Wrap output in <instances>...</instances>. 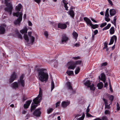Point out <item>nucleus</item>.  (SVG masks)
I'll list each match as a JSON object with an SVG mask.
<instances>
[{
	"mask_svg": "<svg viewBox=\"0 0 120 120\" xmlns=\"http://www.w3.org/2000/svg\"><path fill=\"white\" fill-rule=\"evenodd\" d=\"M39 79L42 82L46 81L48 79V75L45 69H41L38 70Z\"/></svg>",
	"mask_w": 120,
	"mask_h": 120,
	"instance_id": "obj_1",
	"label": "nucleus"
},
{
	"mask_svg": "<svg viewBox=\"0 0 120 120\" xmlns=\"http://www.w3.org/2000/svg\"><path fill=\"white\" fill-rule=\"evenodd\" d=\"M24 75L22 74L20 76L19 80H18V83L16 82H14L11 85V87L13 88L16 89L18 88L19 86H22L24 87L25 86L24 80H23Z\"/></svg>",
	"mask_w": 120,
	"mask_h": 120,
	"instance_id": "obj_2",
	"label": "nucleus"
},
{
	"mask_svg": "<svg viewBox=\"0 0 120 120\" xmlns=\"http://www.w3.org/2000/svg\"><path fill=\"white\" fill-rule=\"evenodd\" d=\"M22 14L21 12L17 11L16 13H13V15L14 16H16L17 17L19 16V18L14 21V23L15 25H20V22L22 20Z\"/></svg>",
	"mask_w": 120,
	"mask_h": 120,
	"instance_id": "obj_3",
	"label": "nucleus"
},
{
	"mask_svg": "<svg viewBox=\"0 0 120 120\" xmlns=\"http://www.w3.org/2000/svg\"><path fill=\"white\" fill-rule=\"evenodd\" d=\"M10 0H5V3L7 7L5 9V11H7L9 13L10 15H11L12 13V10L13 8L12 4L11 3H8Z\"/></svg>",
	"mask_w": 120,
	"mask_h": 120,
	"instance_id": "obj_4",
	"label": "nucleus"
},
{
	"mask_svg": "<svg viewBox=\"0 0 120 120\" xmlns=\"http://www.w3.org/2000/svg\"><path fill=\"white\" fill-rule=\"evenodd\" d=\"M42 95V92L40 88L39 93L38 96L34 99L33 101L34 104H37L39 103L41 100V97Z\"/></svg>",
	"mask_w": 120,
	"mask_h": 120,
	"instance_id": "obj_5",
	"label": "nucleus"
},
{
	"mask_svg": "<svg viewBox=\"0 0 120 120\" xmlns=\"http://www.w3.org/2000/svg\"><path fill=\"white\" fill-rule=\"evenodd\" d=\"M24 38L29 44L30 43L33 44L35 38L34 37L31 36L29 37V39L27 35L26 34L24 35Z\"/></svg>",
	"mask_w": 120,
	"mask_h": 120,
	"instance_id": "obj_6",
	"label": "nucleus"
},
{
	"mask_svg": "<svg viewBox=\"0 0 120 120\" xmlns=\"http://www.w3.org/2000/svg\"><path fill=\"white\" fill-rule=\"evenodd\" d=\"M81 61L79 60L75 62V63H73L72 62H69L68 63L71 64L68 67V68L71 69H74L76 67V65L81 64Z\"/></svg>",
	"mask_w": 120,
	"mask_h": 120,
	"instance_id": "obj_7",
	"label": "nucleus"
},
{
	"mask_svg": "<svg viewBox=\"0 0 120 120\" xmlns=\"http://www.w3.org/2000/svg\"><path fill=\"white\" fill-rule=\"evenodd\" d=\"M84 85L86 86H87L88 87L90 88V89L91 90H94L95 88L94 86V85L93 84L90 85L91 83L90 82V81L89 80L87 81L86 82L84 83Z\"/></svg>",
	"mask_w": 120,
	"mask_h": 120,
	"instance_id": "obj_8",
	"label": "nucleus"
},
{
	"mask_svg": "<svg viewBox=\"0 0 120 120\" xmlns=\"http://www.w3.org/2000/svg\"><path fill=\"white\" fill-rule=\"evenodd\" d=\"M40 109H41L39 108L36 109L33 113L34 115L37 117L40 116L41 113L40 111Z\"/></svg>",
	"mask_w": 120,
	"mask_h": 120,
	"instance_id": "obj_9",
	"label": "nucleus"
},
{
	"mask_svg": "<svg viewBox=\"0 0 120 120\" xmlns=\"http://www.w3.org/2000/svg\"><path fill=\"white\" fill-rule=\"evenodd\" d=\"M68 38L66 34H63L62 35V37L61 43L63 44L64 43L66 42L68 40Z\"/></svg>",
	"mask_w": 120,
	"mask_h": 120,
	"instance_id": "obj_10",
	"label": "nucleus"
},
{
	"mask_svg": "<svg viewBox=\"0 0 120 120\" xmlns=\"http://www.w3.org/2000/svg\"><path fill=\"white\" fill-rule=\"evenodd\" d=\"M69 25V23L68 22H66V24L59 23L58 24V27L61 29H64L67 27L66 25Z\"/></svg>",
	"mask_w": 120,
	"mask_h": 120,
	"instance_id": "obj_11",
	"label": "nucleus"
},
{
	"mask_svg": "<svg viewBox=\"0 0 120 120\" xmlns=\"http://www.w3.org/2000/svg\"><path fill=\"white\" fill-rule=\"evenodd\" d=\"M16 77V75L15 73L14 72L11 75L9 79V82L11 83L13 82Z\"/></svg>",
	"mask_w": 120,
	"mask_h": 120,
	"instance_id": "obj_12",
	"label": "nucleus"
},
{
	"mask_svg": "<svg viewBox=\"0 0 120 120\" xmlns=\"http://www.w3.org/2000/svg\"><path fill=\"white\" fill-rule=\"evenodd\" d=\"M6 27V25L3 24L1 25L0 26V34H3L5 31V28Z\"/></svg>",
	"mask_w": 120,
	"mask_h": 120,
	"instance_id": "obj_13",
	"label": "nucleus"
},
{
	"mask_svg": "<svg viewBox=\"0 0 120 120\" xmlns=\"http://www.w3.org/2000/svg\"><path fill=\"white\" fill-rule=\"evenodd\" d=\"M62 3L64 5L65 10H68V6L69 5L68 2L66 0H62Z\"/></svg>",
	"mask_w": 120,
	"mask_h": 120,
	"instance_id": "obj_14",
	"label": "nucleus"
},
{
	"mask_svg": "<svg viewBox=\"0 0 120 120\" xmlns=\"http://www.w3.org/2000/svg\"><path fill=\"white\" fill-rule=\"evenodd\" d=\"M84 20L85 21L87 25L90 26L92 22L90 20L86 17H85L83 18Z\"/></svg>",
	"mask_w": 120,
	"mask_h": 120,
	"instance_id": "obj_15",
	"label": "nucleus"
},
{
	"mask_svg": "<svg viewBox=\"0 0 120 120\" xmlns=\"http://www.w3.org/2000/svg\"><path fill=\"white\" fill-rule=\"evenodd\" d=\"M99 77L100 79L102 81L104 82L105 81V75L104 73H101V75L99 76Z\"/></svg>",
	"mask_w": 120,
	"mask_h": 120,
	"instance_id": "obj_16",
	"label": "nucleus"
},
{
	"mask_svg": "<svg viewBox=\"0 0 120 120\" xmlns=\"http://www.w3.org/2000/svg\"><path fill=\"white\" fill-rule=\"evenodd\" d=\"M117 40V37L115 35H113V36L112 37L110 41V43L109 44V45L112 44L113 43L114 40L115 41V43L116 41Z\"/></svg>",
	"mask_w": 120,
	"mask_h": 120,
	"instance_id": "obj_17",
	"label": "nucleus"
},
{
	"mask_svg": "<svg viewBox=\"0 0 120 120\" xmlns=\"http://www.w3.org/2000/svg\"><path fill=\"white\" fill-rule=\"evenodd\" d=\"M72 34L73 38H74L76 41L78 35V34L75 31H74Z\"/></svg>",
	"mask_w": 120,
	"mask_h": 120,
	"instance_id": "obj_18",
	"label": "nucleus"
},
{
	"mask_svg": "<svg viewBox=\"0 0 120 120\" xmlns=\"http://www.w3.org/2000/svg\"><path fill=\"white\" fill-rule=\"evenodd\" d=\"M109 13L110 15L112 16L115 15L116 14V11L114 9H111L109 10Z\"/></svg>",
	"mask_w": 120,
	"mask_h": 120,
	"instance_id": "obj_19",
	"label": "nucleus"
},
{
	"mask_svg": "<svg viewBox=\"0 0 120 120\" xmlns=\"http://www.w3.org/2000/svg\"><path fill=\"white\" fill-rule=\"evenodd\" d=\"M66 86L68 89L70 90L72 89V86H71V83L70 82H68L66 83Z\"/></svg>",
	"mask_w": 120,
	"mask_h": 120,
	"instance_id": "obj_20",
	"label": "nucleus"
},
{
	"mask_svg": "<svg viewBox=\"0 0 120 120\" xmlns=\"http://www.w3.org/2000/svg\"><path fill=\"white\" fill-rule=\"evenodd\" d=\"M22 7V5L21 4H19L16 7L15 9L16 11H19L21 8Z\"/></svg>",
	"mask_w": 120,
	"mask_h": 120,
	"instance_id": "obj_21",
	"label": "nucleus"
},
{
	"mask_svg": "<svg viewBox=\"0 0 120 120\" xmlns=\"http://www.w3.org/2000/svg\"><path fill=\"white\" fill-rule=\"evenodd\" d=\"M69 14L72 18H73L75 15L74 11L71 10H70L69 11Z\"/></svg>",
	"mask_w": 120,
	"mask_h": 120,
	"instance_id": "obj_22",
	"label": "nucleus"
},
{
	"mask_svg": "<svg viewBox=\"0 0 120 120\" xmlns=\"http://www.w3.org/2000/svg\"><path fill=\"white\" fill-rule=\"evenodd\" d=\"M70 101H63L61 105H68L70 104Z\"/></svg>",
	"mask_w": 120,
	"mask_h": 120,
	"instance_id": "obj_23",
	"label": "nucleus"
},
{
	"mask_svg": "<svg viewBox=\"0 0 120 120\" xmlns=\"http://www.w3.org/2000/svg\"><path fill=\"white\" fill-rule=\"evenodd\" d=\"M97 86L99 89H101L103 86V84L101 82H99L97 85Z\"/></svg>",
	"mask_w": 120,
	"mask_h": 120,
	"instance_id": "obj_24",
	"label": "nucleus"
},
{
	"mask_svg": "<svg viewBox=\"0 0 120 120\" xmlns=\"http://www.w3.org/2000/svg\"><path fill=\"white\" fill-rule=\"evenodd\" d=\"M114 28L113 27H111L110 30V34H112L114 33Z\"/></svg>",
	"mask_w": 120,
	"mask_h": 120,
	"instance_id": "obj_25",
	"label": "nucleus"
},
{
	"mask_svg": "<svg viewBox=\"0 0 120 120\" xmlns=\"http://www.w3.org/2000/svg\"><path fill=\"white\" fill-rule=\"evenodd\" d=\"M27 29L26 27H25L23 29L21 30L20 31V32L22 33H26L27 32Z\"/></svg>",
	"mask_w": 120,
	"mask_h": 120,
	"instance_id": "obj_26",
	"label": "nucleus"
},
{
	"mask_svg": "<svg viewBox=\"0 0 120 120\" xmlns=\"http://www.w3.org/2000/svg\"><path fill=\"white\" fill-rule=\"evenodd\" d=\"M90 26H91L93 29H95L98 27V25L97 24H93L92 23Z\"/></svg>",
	"mask_w": 120,
	"mask_h": 120,
	"instance_id": "obj_27",
	"label": "nucleus"
},
{
	"mask_svg": "<svg viewBox=\"0 0 120 120\" xmlns=\"http://www.w3.org/2000/svg\"><path fill=\"white\" fill-rule=\"evenodd\" d=\"M67 74L69 75L74 74V72L72 71H67L66 72Z\"/></svg>",
	"mask_w": 120,
	"mask_h": 120,
	"instance_id": "obj_28",
	"label": "nucleus"
},
{
	"mask_svg": "<svg viewBox=\"0 0 120 120\" xmlns=\"http://www.w3.org/2000/svg\"><path fill=\"white\" fill-rule=\"evenodd\" d=\"M111 25L110 24H108L107 26L104 28L102 29L103 30H106L107 29H109Z\"/></svg>",
	"mask_w": 120,
	"mask_h": 120,
	"instance_id": "obj_29",
	"label": "nucleus"
},
{
	"mask_svg": "<svg viewBox=\"0 0 120 120\" xmlns=\"http://www.w3.org/2000/svg\"><path fill=\"white\" fill-rule=\"evenodd\" d=\"M54 87V83L53 80H52L51 82V91H52Z\"/></svg>",
	"mask_w": 120,
	"mask_h": 120,
	"instance_id": "obj_30",
	"label": "nucleus"
},
{
	"mask_svg": "<svg viewBox=\"0 0 120 120\" xmlns=\"http://www.w3.org/2000/svg\"><path fill=\"white\" fill-rule=\"evenodd\" d=\"M116 17L115 16L114 18L113 21H111V22L115 26L116 24Z\"/></svg>",
	"mask_w": 120,
	"mask_h": 120,
	"instance_id": "obj_31",
	"label": "nucleus"
},
{
	"mask_svg": "<svg viewBox=\"0 0 120 120\" xmlns=\"http://www.w3.org/2000/svg\"><path fill=\"white\" fill-rule=\"evenodd\" d=\"M85 117L84 114L83 113L82 116L81 117L77 118V120H83Z\"/></svg>",
	"mask_w": 120,
	"mask_h": 120,
	"instance_id": "obj_32",
	"label": "nucleus"
},
{
	"mask_svg": "<svg viewBox=\"0 0 120 120\" xmlns=\"http://www.w3.org/2000/svg\"><path fill=\"white\" fill-rule=\"evenodd\" d=\"M80 70V68L79 67H77L76 68L75 71V74H78Z\"/></svg>",
	"mask_w": 120,
	"mask_h": 120,
	"instance_id": "obj_33",
	"label": "nucleus"
},
{
	"mask_svg": "<svg viewBox=\"0 0 120 120\" xmlns=\"http://www.w3.org/2000/svg\"><path fill=\"white\" fill-rule=\"evenodd\" d=\"M109 9L107 8L106 10L105 14V17H109Z\"/></svg>",
	"mask_w": 120,
	"mask_h": 120,
	"instance_id": "obj_34",
	"label": "nucleus"
},
{
	"mask_svg": "<svg viewBox=\"0 0 120 120\" xmlns=\"http://www.w3.org/2000/svg\"><path fill=\"white\" fill-rule=\"evenodd\" d=\"M38 105H31V111L32 112V111L34 110Z\"/></svg>",
	"mask_w": 120,
	"mask_h": 120,
	"instance_id": "obj_35",
	"label": "nucleus"
},
{
	"mask_svg": "<svg viewBox=\"0 0 120 120\" xmlns=\"http://www.w3.org/2000/svg\"><path fill=\"white\" fill-rule=\"evenodd\" d=\"M104 112L105 115H109L110 114V112L109 110H105Z\"/></svg>",
	"mask_w": 120,
	"mask_h": 120,
	"instance_id": "obj_36",
	"label": "nucleus"
},
{
	"mask_svg": "<svg viewBox=\"0 0 120 120\" xmlns=\"http://www.w3.org/2000/svg\"><path fill=\"white\" fill-rule=\"evenodd\" d=\"M108 96L111 101H112L113 99V96L112 95L109 94H108Z\"/></svg>",
	"mask_w": 120,
	"mask_h": 120,
	"instance_id": "obj_37",
	"label": "nucleus"
},
{
	"mask_svg": "<svg viewBox=\"0 0 120 120\" xmlns=\"http://www.w3.org/2000/svg\"><path fill=\"white\" fill-rule=\"evenodd\" d=\"M53 109L52 108H50L47 110V113L48 114L51 113L53 110Z\"/></svg>",
	"mask_w": 120,
	"mask_h": 120,
	"instance_id": "obj_38",
	"label": "nucleus"
},
{
	"mask_svg": "<svg viewBox=\"0 0 120 120\" xmlns=\"http://www.w3.org/2000/svg\"><path fill=\"white\" fill-rule=\"evenodd\" d=\"M32 100H29L27 101L26 102V104H24V105H30L32 102Z\"/></svg>",
	"mask_w": 120,
	"mask_h": 120,
	"instance_id": "obj_39",
	"label": "nucleus"
},
{
	"mask_svg": "<svg viewBox=\"0 0 120 120\" xmlns=\"http://www.w3.org/2000/svg\"><path fill=\"white\" fill-rule=\"evenodd\" d=\"M105 110H109L110 109L111 107L110 105H105Z\"/></svg>",
	"mask_w": 120,
	"mask_h": 120,
	"instance_id": "obj_40",
	"label": "nucleus"
},
{
	"mask_svg": "<svg viewBox=\"0 0 120 120\" xmlns=\"http://www.w3.org/2000/svg\"><path fill=\"white\" fill-rule=\"evenodd\" d=\"M17 34L19 38L20 39H22V38L21 35L19 33V32H17Z\"/></svg>",
	"mask_w": 120,
	"mask_h": 120,
	"instance_id": "obj_41",
	"label": "nucleus"
},
{
	"mask_svg": "<svg viewBox=\"0 0 120 120\" xmlns=\"http://www.w3.org/2000/svg\"><path fill=\"white\" fill-rule=\"evenodd\" d=\"M105 20L108 22L110 21V19L109 18V17H105Z\"/></svg>",
	"mask_w": 120,
	"mask_h": 120,
	"instance_id": "obj_42",
	"label": "nucleus"
},
{
	"mask_svg": "<svg viewBox=\"0 0 120 120\" xmlns=\"http://www.w3.org/2000/svg\"><path fill=\"white\" fill-rule=\"evenodd\" d=\"M86 116L88 117H93L94 116L89 113H86Z\"/></svg>",
	"mask_w": 120,
	"mask_h": 120,
	"instance_id": "obj_43",
	"label": "nucleus"
},
{
	"mask_svg": "<svg viewBox=\"0 0 120 120\" xmlns=\"http://www.w3.org/2000/svg\"><path fill=\"white\" fill-rule=\"evenodd\" d=\"M107 25V23L105 22L104 23L100 25V27L101 28H102L104 26Z\"/></svg>",
	"mask_w": 120,
	"mask_h": 120,
	"instance_id": "obj_44",
	"label": "nucleus"
},
{
	"mask_svg": "<svg viewBox=\"0 0 120 120\" xmlns=\"http://www.w3.org/2000/svg\"><path fill=\"white\" fill-rule=\"evenodd\" d=\"M44 34L46 38H47L48 36V32L47 31H45L44 32Z\"/></svg>",
	"mask_w": 120,
	"mask_h": 120,
	"instance_id": "obj_45",
	"label": "nucleus"
},
{
	"mask_svg": "<svg viewBox=\"0 0 120 120\" xmlns=\"http://www.w3.org/2000/svg\"><path fill=\"white\" fill-rule=\"evenodd\" d=\"M107 64V62H104L102 63L101 64V66L102 67L103 66H106Z\"/></svg>",
	"mask_w": 120,
	"mask_h": 120,
	"instance_id": "obj_46",
	"label": "nucleus"
},
{
	"mask_svg": "<svg viewBox=\"0 0 120 120\" xmlns=\"http://www.w3.org/2000/svg\"><path fill=\"white\" fill-rule=\"evenodd\" d=\"M80 58V57L79 56H77L76 57H74L72 58V59L74 60H76Z\"/></svg>",
	"mask_w": 120,
	"mask_h": 120,
	"instance_id": "obj_47",
	"label": "nucleus"
},
{
	"mask_svg": "<svg viewBox=\"0 0 120 120\" xmlns=\"http://www.w3.org/2000/svg\"><path fill=\"white\" fill-rule=\"evenodd\" d=\"M27 99V98L25 96H23L22 98V101H24Z\"/></svg>",
	"mask_w": 120,
	"mask_h": 120,
	"instance_id": "obj_48",
	"label": "nucleus"
},
{
	"mask_svg": "<svg viewBox=\"0 0 120 120\" xmlns=\"http://www.w3.org/2000/svg\"><path fill=\"white\" fill-rule=\"evenodd\" d=\"M98 33V30H95L94 31V35H95L97 34Z\"/></svg>",
	"mask_w": 120,
	"mask_h": 120,
	"instance_id": "obj_49",
	"label": "nucleus"
},
{
	"mask_svg": "<svg viewBox=\"0 0 120 120\" xmlns=\"http://www.w3.org/2000/svg\"><path fill=\"white\" fill-rule=\"evenodd\" d=\"M103 100L104 101V102L105 103V105H107V100L105 99L104 98L103 99Z\"/></svg>",
	"mask_w": 120,
	"mask_h": 120,
	"instance_id": "obj_50",
	"label": "nucleus"
},
{
	"mask_svg": "<svg viewBox=\"0 0 120 120\" xmlns=\"http://www.w3.org/2000/svg\"><path fill=\"white\" fill-rule=\"evenodd\" d=\"M90 105H88L87 107V108L86 111V113H88V112L90 111V109H89V107Z\"/></svg>",
	"mask_w": 120,
	"mask_h": 120,
	"instance_id": "obj_51",
	"label": "nucleus"
},
{
	"mask_svg": "<svg viewBox=\"0 0 120 120\" xmlns=\"http://www.w3.org/2000/svg\"><path fill=\"white\" fill-rule=\"evenodd\" d=\"M38 4H39L41 2L40 0H34Z\"/></svg>",
	"mask_w": 120,
	"mask_h": 120,
	"instance_id": "obj_52",
	"label": "nucleus"
},
{
	"mask_svg": "<svg viewBox=\"0 0 120 120\" xmlns=\"http://www.w3.org/2000/svg\"><path fill=\"white\" fill-rule=\"evenodd\" d=\"M28 35L29 37H31V36H31L32 33L30 32H28Z\"/></svg>",
	"mask_w": 120,
	"mask_h": 120,
	"instance_id": "obj_53",
	"label": "nucleus"
},
{
	"mask_svg": "<svg viewBox=\"0 0 120 120\" xmlns=\"http://www.w3.org/2000/svg\"><path fill=\"white\" fill-rule=\"evenodd\" d=\"M102 120H108V119L106 117L104 116L102 117Z\"/></svg>",
	"mask_w": 120,
	"mask_h": 120,
	"instance_id": "obj_54",
	"label": "nucleus"
},
{
	"mask_svg": "<svg viewBox=\"0 0 120 120\" xmlns=\"http://www.w3.org/2000/svg\"><path fill=\"white\" fill-rule=\"evenodd\" d=\"M28 25L29 26H31L32 25V23L30 21H28Z\"/></svg>",
	"mask_w": 120,
	"mask_h": 120,
	"instance_id": "obj_55",
	"label": "nucleus"
},
{
	"mask_svg": "<svg viewBox=\"0 0 120 120\" xmlns=\"http://www.w3.org/2000/svg\"><path fill=\"white\" fill-rule=\"evenodd\" d=\"M105 83L104 84V87H106L108 86V83L107 82H104Z\"/></svg>",
	"mask_w": 120,
	"mask_h": 120,
	"instance_id": "obj_56",
	"label": "nucleus"
},
{
	"mask_svg": "<svg viewBox=\"0 0 120 120\" xmlns=\"http://www.w3.org/2000/svg\"><path fill=\"white\" fill-rule=\"evenodd\" d=\"M107 44H106L105 43L104 44V47L103 48V49H106V48H107Z\"/></svg>",
	"mask_w": 120,
	"mask_h": 120,
	"instance_id": "obj_57",
	"label": "nucleus"
},
{
	"mask_svg": "<svg viewBox=\"0 0 120 120\" xmlns=\"http://www.w3.org/2000/svg\"><path fill=\"white\" fill-rule=\"evenodd\" d=\"M109 2V3L112 6L113 5V4L112 3V2L111 0H110L109 1H108Z\"/></svg>",
	"mask_w": 120,
	"mask_h": 120,
	"instance_id": "obj_58",
	"label": "nucleus"
},
{
	"mask_svg": "<svg viewBox=\"0 0 120 120\" xmlns=\"http://www.w3.org/2000/svg\"><path fill=\"white\" fill-rule=\"evenodd\" d=\"M80 45L79 44V43H76L75 45V46L76 47H79Z\"/></svg>",
	"mask_w": 120,
	"mask_h": 120,
	"instance_id": "obj_59",
	"label": "nucleus"
},
{
	"mask_svg": "<svg viewBox=\"0 0 120 120\" xmlns=\"http://www.w3.org/2000/svg\"><path fill=\"white\" fill-rule=\"evenodd\" d=\"M24 108L27 109L28 108L30 105H23Z\"/></svg>",
	"mask_w": 120,
	"mask_h": 120,
	"instance_id": "obj_60",
	"label": "nucleus"
},
{
	"mask_svg": "<svg viewBox=\"0 0 120 120\" xmlns=\"http://www.w3.org/2000/svg\"><path fill=\"white\" fill-rule=\"evenodd\" d=\"M117 110L118 111L119 110H120V105H117Z\"/></svg>",
	"mask_w": 120,
	"mask_h": 120,
	"instance_id": "obj_61",
	"label": "nucleus"
},
{
	"mask_svg": "<svg viewBox=\"0 0 120 120\" xmlns=\"http://www.w3.org/2000/svg\"><path fill=\"white\" fill-rule=\"evenodd\" d=\"M91 20L93 22H95L96 23L97 22L95 20H94V19L93 18H91Z\"/></svg>",
	"mask_w": 120,
	"mask_h": 120,
	"instance_id": "obj_62",
	"label": "nucleus"
},
{
	"mask_svg": "<svg viewBox=\"0 0 120 120\" xmlns=\"http://www.w3.org/2000/svg\"><path fill=\"white\" fill-rule=\"evenodd\" d=\"M26 111L25 110H24L22 112V113L23 114H25L26 113Z\"/></svg>",
	"mask_w": 120,
	"mask_h": 120,
	"instance_id": "obj_63",
	"label": "nucleus"
},
{
	"mask_svg": "<svg viewBox=\"0 0 120 120\" xmlns=\"http://www.w3.org/2000/svg\"><path fill=\"white\" fill-rule=\"evenodd\" d=\"M60 103V101H59L57 102L56 104V105H59Z\"/></svg>",
	"mask_w": 120,
	"mask_h": 120,
	"instance_id": "obj_64",
	"label": "nucleus"
}]
</instances>
